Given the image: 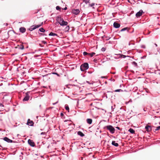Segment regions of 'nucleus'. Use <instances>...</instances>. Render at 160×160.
<instances>
[{"label":"nucleus","instance_id":"obj_19","mask_svg":"<svg viewBox=\"0 0 160 160\" xmlns=\"http://www.w3.org/2000/svg\"><path fill=\"white\" fill-rule=\"evenodd\" d=\"M49 35L51 36H57V35L55 33H53L52 32H51L49 34Z\"/></svg>","mask_w":160,"mask_h":160},{"label":"nucleus","instance_id":"obj_18","mask_svg":"<svg viewBox=\"0 0 160 160\" xmlns=\"http://www.w3.org/2000/svg\"><path fill=\"white\" fill-rule=\"evenodd\" d=\"M69 27L67 26L65 28V32H68L69 30Z\"/></svg>","mask_w":160,"mask_h":160},{"label":"nucleus","instance_id":"obj_37","mask_svg":"<svg viewBox=\"0 0 160 160\" xmlns=\"http://www.w3.org/2000/svg\"><path fill=\"white\" fill-rule=\"evenodd\" d=\"M102 51H105V49H104L103 48H102Z\"/></svg>","mask_w":160,"mask_h":160},{"label":"nucleus","instance_id":"obj_35","mask_svg":"<svg viewBox=\"0 0 160 160\" xmlns=\"http://www.w3.org/2000/svg\"><path fill=\"white\" fill-rule=\"evenodd\" d=\"M58 102V101H57V102H55V103H53L52 104H53V105H54L56 104H57V103Z\"/></svg>","mask_w":160,"mask_h":160},{"label":"nucleus","instance_id":"obj_41","mask_svg":"<svg viewBox=\"0 0 160 160\" xmlns=\"http://www.w3.org/2000/svg\"><path fill=\"white\" fill-rule=\"evenodd\" d=\"M134 62V63H136V62Z\"/></svg>","mask_w":160,"mask_h":160},{"label":"nucleus","instance_id":"obj_20","mask_svg":"<svg viewBox=\"0 0 160 160\" xmlns=\"http://www.w3.org/2000/svg\"><path fill=\"white\" fill-rule=\"evenodd\" d=\"M95 4L94 3H92L91 4L89 3V4H88V6L89 7H92L93 8H94L93 7L94 6Z\"/></svg>","mask_w":160,"mask_h":160},{"label":"nucleus","instance_id":"obj_39","mask_svg":"<svg viewBox=\"0 0 160 160\" xmlns=\"http://www.w3.org/2000/svg\"><path fill=\"white\" fill-rule=\"evenodd\" d=\"M8 25V24L7 23H6V26H7Z\"/></svg>","mask_w":160,"mask_h":160},{"label":"nucleus","instance_id":"obj_3","mask_svg":"<svg viewBox=\"0 0 160 160\" xmlns=\"http://www.w3.org/2000/svg\"><path fill=\"white\" fill-rule=\"evenodd\" d=\"M88 64L86 62L82 64L80 66V69L82 71H84L88 69Z\"/></svg>","mask_w":160,"mask_h":160},{"label":"nucleus","instance_id":"obj_36","mask_svg":"<svg viewBox=\"0 0 160 160\" xmlns=\"http://www.w3.org/2000/svg\"><path fill=\"white\" fill-rule=\"evenodd\" d=\"M64 10H66L67 9V8L66 7H65L64 9H62Z\"/></svg>","mask_w":160,"mask_h":160},{"label":"nucleus","instance_id":"obj_2","mask_svg":"<svg viewBox=\"0 0 160 160\" xmlns=\"http://www.w3.org/2000/svg\"><path fill=\"white\" fill-rule=\"evenodd\" d=\"M104 129H107L109 130L112 134H113L115 132V129L112 126L110 125L105 126L104 127Z\"/></svg>","mask_w":160,"mask_h":160},{"label":"nucleus","instance_id":"obj_43","mask_svg":"<svg viewBox=\"0 0 160 160\" xmlns=\"http://www.w3.org/2000/svg\"><path fill=\"white\" fill-rule=\"evenodd\" d=\"M159 124H160V123H159Z\"/></svg>","mask_w":160,"mask_h":160},{"label":"nucleus","instance_id":"obj_17","mask_svg":"<svg viewBox=\"0 0 160 160\" xmlns=\"http://www.w3.org/2000/svg\"><path fill=\"white\" fill-rule=\"evenodd\" d=\"M128 131H129L132 134H133L135 132L134 130L131 128H130L129 129Z\"/></svg>","mask_w":160,"mask_h":160},{"label":"nucleus","instance_id":"obj_16","mask_svg":"<svg viewBox=\"0 0 160 160\" xmlns=\"http://www.w3.org/2000/svg\"><path fill=\"white\" fill-rule=\"evenodd\" d=\"M78 134L81 136V137H83L84 136V134L81 132L78 131Z\"/></svg>","mask_w":160,"mask_h":160},{"label":"nucleus","instance_id":"obj_25","mask_svg":"<svg viewBox=\"0 0 160 160\" xmlns=\"http://www.w3.org/2000/svg\"><path fill=\"white\" fill-rule=\"evenodd\" d=\"M95 53L94 52H92L91 53H89V55L91 57H92L95 54Z\"/></svg>","mask_w":160,"mask_h":160},{"label":"nucleus","instance_id":"obj_6","mask_svg":"<svg viewBox=\"0 0 160 160\" xmlns=\"http://www.w3.org/2000/svg\"><path fill=\"white\" fill-rule=\"evenodd\" d=\"M28 142L29 145L32 147H33L35 146V144L34 142L31 139H29L28 140Z\"/></svg>","mask_w":160,"mask_h":160},{"label":"nucleus","instance_id":"obj_10","mask_svg":"<svg viewBox=\"0 0 160 160\" xmlns=\"http://www.w3.org/2000/svg\"><path fill=\"white\" fill-rule=\"evenodd\" d=\"M27 124L30 126H32L33 125V122L32 121H30V120H28Z\"/></svg>","mask_w":160,"mask_h":160},{"label":"nucleus","instance_id":"obj_13","mask_svg":"<svg viewBox=\"0 0 160 160\" xmlns=\"http://www.w3.org/2000/svg\"><path fill=\"white\" fill-rule=\"evenodd\" d=\"M29 99V96L28 95H27L23 99V101H28Z\"/></svg>","mask_w":160,"mask_h":160},{"label":"nucleus","instance_id":"obj_8","mask_svg":"<svg viewBox=\"0 0 160 160\" xmlns=\"http://www.w3.org/2000/svg\"><path fill=\"white\" fill-rule=\"evenodd\" d=\"M72 12L75 15H78L80 11L78 9H73L72 10Z\"/></svg>","mask_w":160,"mask_h":160},{"label":"nucleus","instance_id":"obj_12","mask_svg":"<svg viewBox=\"0 0 160 160\" xmlns=\"http://www.w3.org/2000/svg\"><path fill=\"white\" fill-rule=\"evenodd\" d=\"M4 140L8 142H12V140L9 139V138L6 137H5L4 138Z\"/></svg>","mask_w":160,"mask_h":160},{"label":"nucleus","instance_id":"obj_32","mask_svg":"<svg viewBox=\"0 0 160 160\" xmlns=\"http://www.w3.org/2000/svg\"><path fill=\"white\" fill-rule=\"evenodd\" d=\"M52 74H55L56 75H57V76L59 77L60 76V75L58 74V73H56V72H53L52 73Z\"/></svg>","mask_w":160,"mask_h":160},{"label":"nucleus","instance_id":"obj_29","mask_svg":"<svg viewBox=\"0 0 160 160\" xmlns=\"http://www.w3.org/2000/svg\"><path fill=\"white\" fill-rule=\"evenodd\" d=\"M160 129V126L156 127V128L155 129V131H158Z\"/></svg>","mask_w":160,"mask_h":160},{"label":"nucleus","instance_id":"obj_38","mask_svg":"<svg viewBox=\"0 0 160 160\" xmlns=\"http://www.w3.org/2000/svg\"><path fill=\"white\" fill-rule=\"evenodd\" d=\"M117 128L118 129H120V128H119V127H117Z\"/></svg>","mask_w":160,"mask_h":160},{"label":"nucleus","instance_id":"obj_30","mask_svg":"<svg viewBox=\"0 0 160 160\" xmlns=\"http://www.w3.org/2000/svg\"><path fill=\"white\" fill-rule=\"evenodd\" d=\"M83 54L84 55H89V53H87V52H83Z\"/></svg>","mask_w":160,"mask_h":160},{"label":"nucleus","instance_id":"obj_40","mask_svg":"<svg viewBox=\"0 0 160 160\" xmlns=\"http://www.w3.org/2000/svg\"><path fill=\"white\" fill-rule=\"evenodd\" d=\"M155 46H157V44H155Z\"/></svg>","mask_w":160,"mask_h":160},{"label":"nucleus","instance_id":"obj_27","mask_svg":"<svg viewBox=\"0 0 160 160\" xmlns=\"http://www.w3.org/2000/svg\"><path fill=\"white\" fill-rule=\"evenodd\" d=\"M56 9L60 11L61 10V8L59 6H57L56 7Z\"/></svg>","mask_w":160,"mask_h":160},{"label":"nucleus","instance_id":"obj_11","mask_svg":"<svg viewBox=\"0 0 160 160\" xmlns=\"http://www.w3.org/2000/svg\"><path fill=\"white\" fill-rule=\"evenodd\" d=\"M19 30H20V32L23 33L25 32L26 29L25 28L23 27H22L20 28Z\"/></svg>","mask_w":160,"mask_h":160},{"label":"nucleus","instance_id":"obj_42","mask_svg":"<svg viewBox=\"0 0 160 160\" xmlns=\"http://www.w3.org/2000/svg\"><path fill=\"white\" fill-rule=\"evenodd\" d=\"M61 114V115H62V113Z\"/></svg>","mask_w":160,"mask_h":160},{"label":"nucleus","instance_id":"obj_9","mask_svg":"<svg viewBox=\"0 0 160 160\" xmlns=\"http://www.w3.org/2000/svg\"><path fill=\"white\" fill-rule=\"evenodd\" d=\"M120 26V24L117 22H115L113 23V27L115 28H118Z\"/></svg>","mask_w":160,"mask_h":160},{"label":"nucleus","instance_id":"obj_7","mask_svg":"<svg viewBox=\"0 0 160 160\" xmlns=\"http://www.w3.org/2000/svg\"><path fill=\"white\" fill-rule=\"evenodd\" d=\"M145 128L148 132H149L152 130V128L150 126L146 125L145 127Z\"/></svg>","mask_w":160,"mask_h":160},{"label":"nucleus","instance_id":"obj_22","mask_svg":"<svg viewBox=\"0 0 160 160\" xmlns=\"http://www.w3.org/2000/svg\"><path fill=\"white\" fill-rule=\"evenodd\" d=\"M65 108L66 110L67 111H68L69 112V108L68 105H65Z\"/></svg>","mask_w":160,"mask_h":160},{"label":"nucleus","instance_id":"obj_15","mask_svg":"<svg viewBox=\"0 0 160 160\" xmlns=\"http://www.w3.org/2000/svg\"><path fill=\"white\" fill-rule=\"evenodd\" d=\"M112 144L116 147H118V143H116L115 141H113L112 142Z\"/></svg>","mask_w":160,"mask_h":160},{"label":"nucleus","instance_id":"obj_28","mask_svg":"<svg viewBox=\"0 0 160 160\" xmlns=\"http://www.w3.org/2000/svg\"><path fill=\"white\" fill-rule=\"evenodd\" d=\"M119 55H120V56L122 58H124L126 57L125 55H123L122 54H120Z\"/></svg>","mask_w":160,"mask_h":160},{"label":"nucleus","instance_id":"obj_26","mask_svg":"<svg viewBox=\"0 0 160 160\" xmlns=\"http://www.w3.org/2000/svg\"><path fill=\"white\" fill-rule=\"evenodd\" d=\"M90 0H84V2L86 3V4H88V3H89Z\"/></svg>","mask_w":160,"mask_h":160},{"label":"nucleus","instance_id":"obj_33","mask_svg":"<svg viewBox=\"0 0 160 160\" xmlns=\"http://www.w3.org/2000/svg\"><path fill=\"white\" fill-rule=\"evenodd\" d=\"M86 82L89 84H92V82H89V81H86Z\"/></svg>","mask_w":160,"mask_h":160},{"label":"nucleus","instance_id":"obj_14","mask_svg":"<svg viewBox=\"0 0 160 160\" xmlns=\"http://www.w3.org/2000/svg\"><path fill=\"white\" fill-rule=\"evenodd\" d=\"M87 122L89 124H91L92 122V120L91 119L88 118L87 119Z\"/></svg>","mask_w":160,"mask_h":160},{"label":"nucleus","instance_id":"obj_5","mask_svg":"<svg viewBox=\"0 0 160 160\" xmlns=\"http://www.w3.org/2000/svg\"><path fill=\"white\" fill-rule=\"evenodd\" d=\"M143 12L142 10H140L136 14V16L138 18H139L142 14Z\"/></svg>","mask_w":160,"mask_h":160},{"label":"nucleus","instance_id":"obj_31","mask_svg":"<svg viewBox=\"0 0 160 160\" xmlns=\"http://www.w3.org/2000/svg\"><path fill=\"white\" fill-rule=\"evenodd\" d=\"M41 135H44L45 137L46 136V133L45 132H42L41 133Z\"/></svg>","mask_w":160,"mask_h":160},{"label":"nucleus","instance_id":"obj_23","mask_svg":"<svg viewBox=\"0 0 160 160\" xmlns=\"http://www.w3.org/2000/svg\"><path fill=\"white\" fill-rule=\"evenodd\" d=\"M128 29V28L127 27L124 28L121 30V31L122 32V31H123L126 30Z\"/></svg>","mask_w":160,"mask_h":160},{"label":"nucleus","instance_id":"obj_34","mask_svg":"<svg viewBox=\"0 0 160 160\" xmlns=\"http://www.w3.org/2000/svg\"><path fill=\"white\" fill-rule=\"evenodd\" d=\"M4 105L2 103H0V107H3Z\"/></svg>","mask_w":160,"mask_h":160},{"label":"nucleus","instance_id":"obj_1","mask_svg":"<svg viewBox=\"0 0 160 160\" xmlns=\"http://www.w3.org/2000/svg\"><path fill=\"white\" fill-rule=\"evenodd\" d=\"M57 21L61 26H67L68 24V22L64 21L62 18L60 17H58Z\"/></svg>","mask_w":160,"mask_h":160},{"label":"nucleus","instance_id":"obj_24","mask_svg":"<svg viewBox=\"0 0 160 160\" xmlns=\"http://www.w3.org/2000/svg\"><path fill=\"white\" fill-rule=\"evenodd\" d=\"M123 90L121 89H116L115 90V92H122Z\"/></svg>","mask_w":160,"mask_h":160},{"label":"nucleus","instance_id":"obj_4","mask_svg":"<svg viewBox=\"0 0 160 160\" xmlns=\"http://www.w3.org/2000/svg\"><path fill=\"white\" fill-rule=\"evenodd\" d=\"M43 22H41L40 24L38 25H34L30 27L28 29V30L31 31L32 30L40 27L43 24Z\"/></svg>","mask_w":160,"mask_h":160},{"label":"nucleus","instance_id":"obj_21","mask_svg":"<svg viewBox=\"0 0 160 160\" xmlns=\"http://www.w3.org/2000/svg\"><path fill=\"white\" fill-rule=\"evenodd\" d=\"M39 30L41 32H45V30H44L43 28H40Z\"/></svg>","mask_w":160,"mask_h":160}]
</instances>
